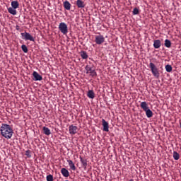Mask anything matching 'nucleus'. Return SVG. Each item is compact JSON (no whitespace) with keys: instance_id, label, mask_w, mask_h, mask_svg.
Returning <instances> with one entry per match:
<instances>
[{"instance_id":"1","label":"nucleus","mask_w":181,"mask_h":181,"mask_svg":"<svg viewBox=\"0 0 181 181\" xmlns=\"http://www.w3.org/2000/svg\"><path fill=\"white\" fill-rule=\"evenodd\" d=\"M0 134L3 138L6 139H11L13 136V129L12 126L3 123L0 127Z\"/></svg>"},{"instance_id":"2","label":"nucleus","mask_w":181,"mask_h":181,"mask_svg":"<svg viewBox=\"0 0 181 181\" xmlns=\"http://www.w3.org/2000/svg\"><path fill=\"white\" fill-rule=\"evenodd\" d=\"M140 107L143 110L146 112V115L147 118H152L153 117V112L151 109H149V106L146 102H141L140 104Z\"/></svg>"},{"instance_id":"3","label":"nucleus","mask_w":181,"mask_h":181,"mask_svg":"<svg viewBox=\"0 0 181 181\" xmlns=\"http://www.w3.org/2000/svg\"><path fill=\"white\" fill-rule=\"evenodd\" d=\"M149 68L153 77H155L156 78H159V77H160V72H159V69H158V66H156L155 64L150 62Z\"/></svg>"},{"instance_id":"4","label":"nucleus","mask_w":181,"mask_h":181,"mask_svg":"<svg viewBox=\"0 0 181 181\" xmlns=\"http://www.w3.org/2000/svg\"><path fill=\"white\" fill-rule=\"evenodd\" d=\"M19 8V2L18 1H11V7L7 8L8 13L11 15H16L17 11L16 9Z\"/></svg>"},{"instance_id":"5","label":"nucleus","mask_w":181,"mask_h":181,"mask_svg":"<svg viewBox=\"0 0 181 181\" xmlns=\"http://www.w3.org/2000/svg\"><path fill=\"white\" fill-rule=\"evenodd\" d=\"M58 29L60 30L61 33H63L64 35H67V33H69V28L66 23H60Z\"/></svg>"},{"instance_id":"6","label":"nucleus","mask_w":181,"mask_h":181,"mask_svg":"<svg viewBox=\"0 0 181 181\" xmlns=\"http://www.w3.org/2000/svg\"><path fill=\"white\" fill-rule=\"evenodd\" d=\"M85 70L86 71V74H90L91 77H97V72L89 65L86 66Z\"/></svg>"},{"instance_id":"7","label":"nucleus","mask_w":181,"mask_h":181,"mask_svg":"<svg viewBox=\"0 0 181 181\" xmlns=\"http://www.w3.org/2000/svg\"><path fill=\"white\" fill-rule=\"evenodd\" d=\"M21 36L22 39H23L24 40H30V42H35V38L29 33H21Z\"/></svg>"},{"instance_id":"8","label":"nucleus","mask_w":181,"mask_h":181,"mask_svg":"<svg viewBox=\"0 0 181 181\" xmlns=\"http://www.w3.org/2000/svg\"><path fill=\"white\" fill-rule=\"evenodd\" d=\"M104 42H105V37H104V35L99 34L95 36V42L96 45H103Z\"/></svg>"},{"instance_id":"9","label":"nucleus","mask_w":181,"mask_h":181,"mask_svg":"<svg viewBox=\"0 0 181 181\" xmlns=\"http://www.w3.org/2000/svg\"><path fill=\"white\" fill-rule=\"evenodd\" d=\"M33 80L34 81H42L43 80V77L40 74H39L36 71H34L33 73Z\"/></svg>"},{"instance_id":"10","label":"nucleus","mask_w":181,"mask_h":181,"mask_svg":"<svg viewBox=\"0 0 181 181\" xmlns=\"http://www.w3.org/2000/svg\"><path fill=\"white\" fill-rule=\"evenodd\" d=\"M102 125L103 127V131L105 132H108L110 131V126L108 125L107 121H105L104 119H102Z\"/></svg>"},{"instance_id":"11","label":"nucleus","mask_w":181,"mask_h":181,"mask_svg":"<svg viewBox=\"0 0 181 181\" xmlns=\"http://www.w3.org/2000/svg\"><path fill=\"white\" fill-rule=\"evenodd\" d=\"M69 131L71 135H76V134H77V126L73 124L69 126Z\"/></svg>"},{"instance_id":"12","label":"nucleus","mask_w":181,"mask_h":181,"mask_svg":"<svg viewBox=\"0 0 181 181\" xmlns=\"http://www.w3.org/2000/svg\"><path fill=\"white\" fill-rule=\"evenodd\" d=\"M76 6L80 9H83V8H86V3L82 0H77Z\"/></svg>"},{"instance_id":"13","label":"nucleus","mask_w":181,"mask_h":181,"mask_svg":"<svg viewBox=\"0 0 181 181\" xmlns=\"http://www.w3.org/2000/svg\"><path fill=\"white\" fill-rule=\"evenodd\" d=\"M154 49H159L160 46H162V42L160 41V40H156L153 41V45Z\"/></svg>"},{"instance_id":"14","label":"nucleus","mask_w":181,"mask_h":181,"mask_svg":"<svg viewBox=\"0 0 181 181\" xmlns=\"http://www.w3.org/2000/svg\"><path fill=\"white\" fill-rule=\"evenodd\" d=\"M80 162L82 164L83 168H84L85 170L87 169V159L83 158L81 156L79 157Z\"/></svg>"},{"instance_id":"15","label":"nucleus","mask_w":181,"mask_h":181,"mask_svg":"<svg viewBox=\"0 0 181 181\" xmlns=\"http://www.w3.org/2000/svg\"><path fill=\"white\" fill-rule=\"evenodd\" d=\"M63 6L64 9H66V11H70V9L71 8V4H70V2H69V1H65L63 3Z\"/></svg>"},{"instance_id":"16","label":"nucleus","mask_w":181,"mask_h":181,"mask_svg":"<svg viewBox=\"0 0 181 181\" xmlns=\"http://www.w3.org/2000/svg\"><path fill=\"white\" fill-rule=\"evenodd\" d=\"M61 173L64 177H69V176H70V173H69V170L66 168H62Z\"/></svg>"},{"instance_id":"17","label":"nucleus","mask_w":181,"mask_h":181,"mask_svg":"<svg viewBox=\"0 0 181 181\" xmlns=\"http://www.w3.org/2000/svg\"><path fill=\"white\" fill-rule=\"evenodd\" d=\"M87 96L88 97V98H91L92 100L95 98V93H94V90H88L87 93Z\"/></svg>"},{"instance_id":"18","label":"nucleus","mask_w":181,"mask_h":181,"mask_svg":"<svg viewBox=\"0 0 181 181\" xmlns=\"http://www.w3.org/2000/svg\"><path fill=\"white\" fill-rule=\"evenodd\" d=\"M67 163H69V166L71 170H76V165H74V163H73V160H67Z\"/></svg>"},{"instance_id":"19","label":"nucleus","mask_w":181,"mask_h":181,"mask_svg":"<svg viewBox=\"0 0 181 181\" xmlns=\"http://www.w3.org/2000/svg\"><path fill=\"white\" fill-rule=\"evenodd\" d=\"M80 56H81V57H82V59H88V54H87V52H86V51H81V52H80Z\"/></svg>"},{"instance_id":"20","label":"nucleus","mask_w":181,"mask_h":181,"mask_svg":"<svg viewBox=\"0 0 181 181\" xmlns=\"http://www.w3.org/2000/svg\"><path fill=\"white\" fill-rule=\"evenodd\" d=\"M173 156L175 160H179V159H180V155L177 151H173Z\"/></svg>"},{"instance_id":"21","label":"nucleus","mask_w":181,"mask_h":181,"mask_svg":"<svg viewBox=\"0 0 181 181\" xmlns=\"http://www.w3.org/2000/svg\"><path fill=\"white\" fill-rule=\"evenodd\" d=\"M164 46L170 49V47H172V42L169 40L166 39L164 42Z\"/></svg>"},{"instance_id":"22","label":"nucleus","mask_w":181,"mask_h":181,"mask_svg":"<svg viewBox=\"0 0 181 181\" xmlns=\"http://www.w3.org/2000/svg\"><path fill=\"white\" fill-rule=\"evenodd\" d=\"M43 132L45 135H50L52 133L50 132V129L48 127H44L42 128Z\"/></svg>"},{"instance_id":"23","label":"nucleus","mask_w":181,"mask_h":181,"mask_svg":"<svg viewBox=\"0 0 181 181\" xmlns=\"http://www.w3.org/2000/svg\"><path fill=\"white\" fill-rule=\"evenodd\" d=\"M165 70H166L167 73H170V71H172V66L169 65V64L166 65Z\"/></svg>"},{"instance_id":"24","label":"nucleus","mask_w":181,"mask_h":181,"mask_svg":"<svg viewBox=\"0 0 181 181\" xmlns=\"http://www.w3.org/2000/svg\"><path fill=\"white\" fill-rule=\"evenodd\" d=\"M21 49H22L23 52H24V53H28V47H26V45H23L21 46Z\"/></svg>"},{"instance_id":"25","label":"nucleus","mask_w":181,"mask_h":181,"mask_svg":"<svg viewBox=\"0 0 181 181\" xmlns=\"http://www.w3.org/2000/svg\"><path fill=\"white\" fill-rule=\"evenodd\" d=\"M46 179H47V181H53L54 180L53 176L51 174L48 175L47 176Z\"/></svg>"},{"instance_id":"26","label":"nucleus","mask_w":181,"mask_h":181,"mask_svg":"<svg viewBox=\"0 0 181 181\" xmlns=\"http://www.w3.org/2000/svg\"><path fill=\"white\" fill-rule=\"evenodd\" d=\"M139 13V9L134 8L133 10V15H138Z\"/></svg>"},{"instance_id":"27","label":"nucleus","mask_w":181,"mask_h":181,"mask_svg":"<svg viewBox=\"0 0 181 181\" xmlns=\"http://www.w3.org/2000/svg\"><path fill=\"white\" fill-rule=\"evenodd\" d=\"M30 153H32V151H30V150H27L25 151V156L28 158H32V155H30Z\"/></svg>"},{"instance_id":"28","label":"nucleus","mask_w":181,"mask_h":181,"mask_svg":"<svg viewBox=\"0 0 181 181\" xmlns=\"http://www.w3.org/2000/svg\"><path fill=\"white\" fill-rule=\"evenodd\" d=\"M16 30H19V29H20L19 25H16Z\"/></svg>"},{"instance_id":"29","label":"nucleus","mask_w":181,"mask_h":181,"mask_svg":"<svg viewBox=\"0 0 181 181\" xmlns=\"http://www.w3.org/2000/svg\"><path fill=\"white\" fill-rule=\"evenodd\" d=\"M1 160H2V158H1V156H0V162H1Z\"/></svg>"},{"instance_id":"30","label":"nucleus","mask_w":181,"mask_h":181,"mask_svg":"<svg viewBox=\"0 0 181 181\" xmlns=\"http://www.w3.org/2000/svg\"><path fill=\"white\" fill-rule=\"evenodd\" d=\"M129 181H134V180L131 179V180H129Z\"/></svg>"},{"instance_id":"31","label":"nucleus","mask_w":181,"mask_h":181,"mask_svg":"<svg viewBox=\"0 0 181 181\" xmlns=\"http://www.w3.org/2000/svg\"><path fill=\"white\" fill-rule=\"evenodd\" d=\"M180 128H181V122L180 123Z\"/></svg>"},{"instance_id":"32","label":"nucleus","mask_w":181,"mask_h":181,"mask_svg":"<svg viewBox=\"0 0 181 181\" xmlns=\"http://www.w3.org/2000/svg\"><path fill=\"white\" fill-rule=\"evenodd\" d=\"M0 57H1V54H0Z\"/></svg>"}]
</instances>
